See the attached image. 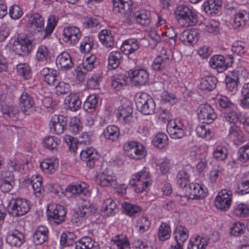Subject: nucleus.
Listing matches in <instances>:
<instances>
[{"label":"nucleus","mask_w":249,"mask_h":249,"mask_svg":"<svg viewBox=\"0 0 249 249\" xmlns=\"http://www.w3.org/2000/svg\"><path fill=\"white\" fill-rule=\"evenodd\" d=\"M60 140L54 136H47L43 141L44 146L51 151H57Z\"/></svg>","instance_id":"nucleus-40"},{"label":"nucleus","mask_w":249,"mask_h":249,"mask_svg":"<svg viewBox=\"0 0 249 249\" xmlns=\"http://www.w3.org/2000/svg\"><path fill=\"white\" fill-rule=\"evenodd\" d=\"M228 136L236 144H239L244 141V138L238 131V128L235 125L231 126Z\"/></svg>","instance_id":"nucleus-49"},{"label":"nucleus","mask_w":249,"mask_h":249,"mask_svg":"<svg viewBox=\"0 0 249 249\" xmlns=\"http://www.w3.org/2000/svg\"><path fill=\"white\" fill-rule=\"evenodd\" d=\"M58 20V17L54 15L49 16L47 20V25L44 30V34L42 35V39L48 38L51 36L54 30Z\"/></svg>","instance_id":"nucleus-33"},{"label":"nucleus","mask_w":249,"mask_h":249,"mask_svg":"<svg viewBox=\"0 0 249 249\" xmlns=\"http://www.w3.org/2000/svg\"><path fill=\"white\" fill-rule=\"evenodd\" d=\"M100 184L102 186H115L116 184V178L112 172L106 169L99 175Z\"/></svg>","instance_id":"nucleus-24"},{"label":"nucleus","mask_w":249,"mask_h":249,"mask_svg":"<svg viewBox=\"0 0 249 249\" xmlns=\"http://www.w3.org/2000/svg\"><path fill=\"white\" fill-rule=\"evenodd\" d=\"M225 81L226 88L229 91L233 92L237 90L238 78L236 73H231L227 75Z\"/></svg>","instance_id":"nucleus-44"},{"label":"nucleus","mask_w":249,"mask_h":249,"mask_svg":"<svg viewBox=\"0 0 249 249\" xmlns=\"http://www.w3.org/2000/svg\"><path fill=\"white\" fill-rule=\"evenodd\" d=\"M67 119L63 115H55L52 118L50 128L57 135L63 133L67 126Z\"/></svg>","instance_id":"nucleus-16"},{"label":"nucleus","mask_w":249,"mask_h":249,"mask_svg":"<svg viewBox=\"0 0 249 249\" xmlns=\"http://www.w3.org/2000/svg\"><path fill=\"white\" fill-rule=\"evenodd\" d=\"M98 243L89 237L81 239L79 245H75V249H99Z\"/></svg>","instance_id":"nucleus-39"},{"label":"nucleus","mask_w":249,"mask_h":249,"mask_svg":"<svg viewBox=\"0 0 249 249\" xmlns=\"http://www.w3.org/2000/svg\"><path fill=\"white\" fill-rule=\"evenodd\" d=\"M65 104L72 111L78 110L81 105V101L75 94H70L65 99Z\"/></svg>","instance_id":"nucleus-35"},{"label":"nucleus","mask_w":249,"mask_h":249,"mask_svg":"<svg viewBox=\"0 0 249 249\" xmlns=\"http://www.w3.org/2000/svg\"><path fill=\"white\" fill-rule=\"evenodd\" d=\"M218 102L219 107L226 110L235 108V104L225 95H220L218 98Z\"/></svg>","instance_id":"nucleus-56"},{"label":"nucleus","mask_w":249,"mask_h":249,"mask_svg":"<svg viewBox=\"0 0 249 249\" xmlns=\"http://www.w3.org/2000/svg\"><path fill=\"white\" fill-rule=\"evenodd\" d=\"M114 249H129L130 244L128 239L123 235H117L111 239Z\"/></svg>","instance_id":"nucleus-30"},{"label":"nucleus","mask_w":249,"mask_h":249,"mask_svg":"<svg viewBox=\"0 0 249 249\" xmlns=\"http://www.w3.org/2000/svg\"><path fill=\"white\" fill-rule=\"evenodd\" d=\"M19 105L24 113L34 106L33 97L27 92H24L20 97Z\"/></svg>","instance_id":"nucleus-32"},{"label":"nucleus","mask_w":249,"mask_h":249,"mask_svg":"<svg viewBox=\"0 0 249 249\" xmlns=\"http://www.w3.org/2000/svg\"><path fill=\"white\" fill-rule=\"evenodd\" d=\"M0 107L5 117L10 118L16 120L18 114L17 107L13 106V99L10 95L0 94Z\"/></svg>","instance_id":"nucleus-5"},{"label":"nucleus","mask_w":249,"mask_h":249,"mask_svg":"<svg viewBox=\"0 0 249 249\" xmlns=\"http://www.w3.org/2000/svg\"><path fill=\"white\" fill-rule=\"evenodd\" d=\"M170 62L169 58L166 55H159L154 60L152 68L155 71L164 69Z\"/></svg>","instance_id":"nucleus-42"},{"label":"nucleus","mask_w":249,"mask_h":249,"mask_svg":"<svg viewBox=\"0 0 249 249\" xmlns=\"http://www.w3.org/2000/svg\"><path fill=\"white\" fill-rule=\"evenodd\" d=\"M149 173L145 170L133 175L129 185L135 186V192L137 193L142 192L149 185L147 179L149 178Z\"/></svg>","instance_id":"nucleus-9"},{"label":"nucleus","mask_w":249,"mask_h":249,"mask_svg":"<svg viewBox=\"0 0 249 249\" xmlns=\"http://www.w3.org/2000/svg\"><path fill=\"white\" fill-rule=\"evenodd\" d=\"M242 99L241 105L244 108H249V83L245 84L241 90Z\"/></svg>","instance_id":"nucleus-55"},{"label":"nucleus","mask_w":249,"mask_h":249,"mask_svg":"<svg viewBox=\"0 0 249 249\" xmlns=\"http://www.w3.org/2000/svg\"><path fill=\"white\" fill-rule=\"evenodd\" d=\"M113 12L118 16L128 18L131 15L133 2L131 0H112Z\"/></svg>","instance_id":"nucleus-6"},{"label":"nucleus","mask_w":249,"mask_h":249,"mask_svg":"<svg viewBox=\"0 0 249 249\" xmlns=\"http://www.w3.org/2000/svg\"><path fill=\"white\" fill-rule=\"evenodd\" d=\"M176 18L178 20L184 22V25L193 26L197 22V16L189 7L181 5L178 6L174 12Z\"/></svg>","instance_id":"nucleus-4"},{"label":"nucleus","mask_w":249,"mask_h":249,"mask_svg":"<svg viewBox=\"0 0 249 249\" xmlns=\"http://www.w3.org/2000/svg\"><path fill=\"white\" fill-rule=\"evenodd\" d=\"M221 0H207L203 4L204 10L208 14H216L221 8Z\"/></svg>","instance_id":"nucleus-29"},{"label":"nucleus","mask_w":249,"mask_h":249,"mask_svg":"<svg viewBox=\"0 0 249 249\" xmlns=\"http://www.w3.org/2000/svg\"><path fill=\"white\" fill-rule=\"evenodd\" d=\"M100 42L108 48H112L114 45V41L111 31L108 30L101 31L98 35Z\"/></svg>","instance_id":"nucleus-28"},{"label":"nucleus","mask_w":249,"mask_h":249,"mask_svg":"<svg viewBox=\"0 0 249 249\" xmlns=\"http://www.w3.org/2000/svg\"><path fill=\"white\" fill-rule=\"evenodd\" d=\"M65 195L68 197L76 195L83 198L89 196L91 192L88 185L85 182H82L78 184L69 185L65 189Z\"/></svg>","instance_id":"nucleus-13"},{"label":"nucleus","mask_w":249,"mask_h":249,"mask_svg":"<svg viewBox=\"0 0 249 249\" xmlns=\"http://www.w3.org/2000/svg\"><path fill=\"white\" fill-rule=\"evenodd\" d=\"M207 244L208 242L206 239L198 236L194 241L190 242L188 249H204Z\"/></svg>","instance_id":"nucleus-51"},{"label":"nucleus","mask_w":249,"mask_h":249,"mask_svg":"<svg viewBox=\"0 0 249 249\" xmlns=\"http://www.w3.org/2000/svg\"><path fill=\"white\" fill-rule=\"evenodd\" d=\"M31 209L30 201L24 198H12L9 202L8 213L14 217H19L26 214Z\"/></svg>","instance_id":"nucleus-2"},{"label":"nucleus","mask_w":249,"mask_h":249,"mask_svg":"<svg viewBox=\"0 0 249 249\" xmlns=\"http://www.w3.org/2000/svg\"><path fill=\"white\" fill-rule=\"evenodd\" d=\"M93 45L92 39L89 36H85L80 43V50L83 53H89Z\"/></svg>","instance_id":"nucleus-60"},{"label":"nucleus","mask_w":249,"mask_h":249,"mask_svg":"<svg viewBox=\"0 0 249 249\" xmlns=\"http://www.w3.org/2000/svg\"><path fill=\"white\" fill-rule=\"evenodd\" d=\"M24 234L16 230L8 233L6 241L11 247H19L24 242Z\"/></svg>","instance_id":"nucleus-19"},{"label":"nucleus","mask_w":249,"mask_h":249,"mask_svg":"<svg viewBox=\"0 0 249 249\" xmlns=\"http://www.w3.org/2000/svg\"><path fill=\"white\" fill-rule=\"evenodd\" d=\"M123 55L121 52H111L109 53L108 58L109 67L113 69H116L120 64Z\"/></svg>","instance_id":"nucleus-43"},{"label":"nucleus","mask_w":249,"mask_h":249,"mask_svg":"<svg viewBox=\"0 0 249 249\" xmlns=\"http://www.w3.org/2000/svg\"><path fill=\"white\" fill-rule=\"evenodd\" d=\"M221 117L231 124H235L238 119L237 114L234 109L227 110L222 113Z\"/></svg>","instance_id":"nucleus-57"},{"label":"nucleus","mask_w":249,"mask_h":249,"mask_svg":"<svg viewBox=\"0 0 249 249\" xmlns=\"http://www.w3.org/2000/svg\"><path fill=\"white\" fill-rule=\"evenodd\" d=\"M81 159L86 162L87 165L92 168L94 166L95 162L99 158L98 153L92 147L87 148L80 152Z\"/></svg>","instance_id":"nucleus-18"},{"label":"nucleus","mask_w":249,"mask_h":249,"mask_svg":"<svg viewBox=\"0 0 249 249\" xmlns=\"http://www.w3.org/2000/svg\"><path fill=\"white\" fill-rule=\"evenodd\" d=\"M129 76L135 86L145 85L149 81V74L143 69L131 71Z\"/></svg>","instance_id":"nucleus-15"},{"label":"nucleus","mask_w":249,"mask_h":249,"mask_svg":"<svg viewBox=\"0 0 249 249\" xmlns=\"http://www.w3.org/2000/svg\"><path fill=\"white\" fill-rule=\"evenodd\" d=\"M64 40L66 42L75 44L78 42L81 36L80 29L75 26H68L63 29Z\"/></svg>","instance_id":"nucleus-17"},{"label":"nucleus","mask_w":249,"mask_h":249,"mask_svg":"<svg viewBox=\"0 0 249 249\" xmlns=\"http://www.w3.org/2000/svg\"><path fill=\"white\" fill-rule=\"evenodd\" d=\"M56 64L58 69L68 70L72 68L73 63L70 54L65 52L59 54L56 59Z\"/></svg>","instance_id":"nucleus-20"},{"label":"nucleus","mask_w":249,"mask_h":249,"mask_svg":"<svg viewBox=\"0 0 249 249\" xmlns=\"http://www.w3.org/2000/svg\"><path fill=\"white\" fill-rule=\"evenodd\" d=\"M232 198L231 191L223 189L218 192L215 199V206L217 209L227 211L230 207Z\"/></svg>","instance_id":"nucleus-12"},{"label":"nucleus","mask_w":249,"mask_h":249,"mask_svg":"<svg viewBox=\"0 0 249 249\" xmlns=\"http://www.w3.org/2000/svg\"><path fill=\"white\" fill-rule=\"evenodd\" d=\"M196 37L195 36L194 32H190L188 30H185L179 35V39L183 42H186L189 43H192L196 40Z\"/></svg>","instance_id":"nucleus-62"},{"label":"nucleus","mask_w":249,"mask_h":249,"mask_svg":"<svg viewBox=\"0 0 249 249\" xmlns=\"http://www.w3.org/2000/svg\"><path fill=\"white\" fill-rule=\"evenodd\" d=\"M17 70L18 73L22 75L25 80L29 79L32 77L31 68L26 63H21L17 65Z\"/></svg>","instance_id":"nucleus-59"},{"label":"nucleus","mask_w":249,"mask_h":249,"mask_svg":"<svg viewBox=\"0 0 249 249\" xmlns=\"http://www.w3.org/2000/svg\"><path fill=\"white\" fill-rule=\"evenodd\" d=\"M127 77L124 74H115L111 82L112 87L118 91L127 85Z\"/></svg>","instance_id":"nucleus-37"},{"label":"nucleus","mask_w":249,"mask_h":249,"mask_svg":"<svg viewBox=\"0 0 249 249\" xmlns=\"http://www.w3.org/2000/svg\"><path fill=\"white\" fill-rule=\"evenodd\" d=\"M249 20V12L245 10L240 11L234 15L232 27L234 29L244 26Z\"/></svg>","instance_id":"nucleus-31"},{"label":"nucleus","mask_w":249,"mask_h":249,"mask_svg":"<svg viewBox=\"0 0 249 249\" xmlns=\"http://www.w3.org/2000/svg\"><path fill=\"white\" fill-rule=\"evenodd\" d=\"M48 230L47 227L40 226L36 230L33 235V242L36 245H41L48 238Z\"/></svg>","instance_id":"nucleus-27"},{"label":"nucleus","mask_w":249,"mask_h":249,"mask_svg":"<svg viewBox=\"0 0 249 249\" xmlns=\"http://www.w3.org/2000/svg\"><path fill=\"white\" fill-rule=\"evenodd\" d=\"M33 41L27 36L19 34L13 43L12 49L17 55L25 56L28 55L33 50Z\"/></svg>","instance_id":"nucleus-3"},{"label":"nucleus","mask_w":249,"mask_h":249,"mask_svg":"<svg viewBox=\"0 0 249 249\" xmlns=\"http://www.w3.org/2000/svg\"><path fill=\"white\" fill-rule=\"evenodd\" d=\"M82 125L80 120L73 117L71 118L69 124L68 130L72 134H78L82 130Z\"/></svg>","instance_id":"nucleus-46"},{"label":"nucleus","mask_w":249,"mask_h":249,"mask_svg":"<svg viewBox=\"0 0 249 249\" xmlns=\"http://www.w3.org/2000/svg\"><path fill=\"white\" fill-rule=\"evenodd\" d=\"M120 134V129L118 126L109 125L104 130L102 135L106 140L114 142L118 140Z\"/></svg>","instance_id":"nucleus-25"},{"label":"nucleus","mask_w":249,"mask_h":249,"mask_svg":"<svg viewBox=\"0 0 249 249\" xmlns=\"http://www.w3.org/2000/svg\"><path fill=\"white\" fill-rule=\"evenodd\" d=\"M117 210L116 204L111 198H107L104 201L102 211L107 212L108 216L114 214Z\"/></svg>","instance_id":"nucleus-45"},{"label":"nucleus","mask_w":249,"mask_h":249,"mask_svg":"<svg viewBox=\"0 0 249 249\" xmlns=\"http://www.w3.org/2000/svg\"><path fill=\"white\" fill-rule=\"evenodd\" d=\"M233 213L240 217H246L249 215V208L244 203H240L234 206Z\"/></svg>","instance_id":"nucleus-48"},{"label":"nucleus","mask_w":249,"mask_h":249,"mask_svg":"<svg viewBox=\"0 0 249 249\" xmlns=\"http://www.w3.org/2000/svg\"><path fill=\"white\" fill-rule=\"evenodd\" d=\"M63 139L69 146V149L71 152H75L77 150L78 142L73 137L69 135H66L64 136Z\"/></svg>","instance_id":"nucleus-63"},{"label":"nucleus","mask_w":249,"mask_h":249,"mask_svg":"<svg viewBox=\"0 0 249 249\" xmlns=\"http://www.w3.org/2000/svg\"><path fill=\"white\" fill-rule=\"evenodd\" d=\"M174 234L177 242V245L175 246L174 248L182 249L183 244L188 238L187 230L184 227L179 226L174 232Z\"/></svg>","instance_id":"nucleus-26"},{"label":"nucleus","mask_w":249,"mask_h":249,"mask_svg":"<svg viewBox=\"0 0 249 249\" xmlns=\"http://www.w3.org/2000/svg\"><path fill=\"white\" fill-rule=\"evenodd\" d=\"M40 74L46 83L50 86H54L58 81V72L56 70L49 68H44L40 71Z\"/></svg>","instance_id":"nucleus-21"},{"label":"nucleus","mask_w":249,"mask_h":249,"mask_svg":"<svg viewBox=\"0 0 249 249\" xmlns=\"http://www.w3.org/2000/svg\"><path fill=\"white\" fill-rule=\"evenodd\" d=\"M171 230L169 224L162 222L159 227L158 237L159 240L162 241L169 239L171 236Z\"/></svg>","instance_id":"nucleus-47"},{"label":"nucleus","mask_w":249,"mask_h":249,"mask_svg":"<svg viewBox=\"0 0 249 249\" xmlns=\"http://www.w3.org/2000/svg\"><path fill=\"white\" fill-rule=\"evenodd\" d=\"M177 182L181 188L187 187V184L189 182V175L188 172L185 170H180L177 176Z\"/></svg>","instance_id":"nucleus-58"},{"label":"nucleus","mask_w":249,"mask_h":249,"mask_svg":"<svg viewBox=\"0 0 249 249\" xmlns=\"http://www.w3.org/2000/svg\"><path fill=\"white\" fill-rule=\"evenodd\" d=\"M123 207L125 213L131 216H135L141 212L139 206L126 202L123 203Z\"/></svg>","instance_id":"nucleus-54"},{"label":"nucleus","mask_w":249,"mask_h":249,"mask_svg":"<svg viewBox=\"0 0 249 249\" xmlns=\"http://www.w3.org/2000/svg\"><path fill=\"white\" fill-rule=\"evenodd\" d=\"M198 119L203 124H210L217 118V115L211 106L208 104L200 105L197 109Z\"/></svg>","instance_id":"nucleus-10"},{"label":"nucleus","mask_w":249,"mask_h":249,"mask_svg":"<svg viewBox=\"0 0 249 249\" xmlns=\"http://www.w3.org/2000/svg\"><path fill=\"white\" fill-rule=\"evenodd\" d=\"M137 108L144 115L152 114L155 111L154 100L145 92L137 93L135 96Z\"/></svg>","instance_id":"nucleus-1"},{"label":"nucleus","mask_w":249,"mask_h":249,"mask_svg":"<svg viewBox=\"0 0 249 249\" xmlns=\"http://www.w3.org/2000/svg\"><path fill=\"white\" fill-rule=\"evenodd\" d=\"M140 48V44L136 38H129L124 40L121 47V51L128 55L134 53Z\"/></svg>","instance_id":"nucleus-22"},{"label":"nucleus","mask_w":249,"mask_h":249,"mask_svg":"<svg viewBox=\"0 0 249 249\" xmlns=\"http://www.w3.org/2000/svg\"><path fill=\"white\" fill-rule=\"evenodd\" d=\"M124 149L130 158L140 160L146 155V152L142 145H139L135 142H129L124 145Z\"/></svg>","instance_id":"nucleus-11"},{"label":"nucleus","mask_w":249,"mask_h":249,"mask_svg":"<svg viewBox=\"0 0 249 249\" xmlns=\"http://www.w3.org/2000/svg\"><path fill=\"white\" fill-rule=\"evenodd\" d=\"M137 22L142 26H147L151 22V15L149 11L142 10L135 14Z\"/></svg>","instance_id":"nucleus-38"},{"label":"nucleus","mask_w":249,"mask_h":249,"mask_svg":"<svg viewBox=\"0 0 249 249\" xmlns=\"http://www.w3.org/2000/svg\"><path fill=\"white\" fill-rule=\"evenodd\" d=\"M98 103V98L94 94L89 95L83 104V108L88 112L95 111Z\"/></svg>","instance_id":"nucleus-41"},{"label":"nucleus","mask_w":249,"mask_h":249,"mask_svg":"<svg viewBox=\"0 0 249 249\" xmlns=\"http://www.w3.org/2000/svg\"><path fill=\"white\" fill-rule=\"evenodd\" d=\"M213 157L217 160H224L227 157L228 151L227 148L221 145H217L213 153Z\"/></svg>","instance_id":"nucleus-53"},{"label":"nucleus","mask_w":249,"mask_h":249,"mask_svg":"<svg viewBox=\"0 0 249 249\" xmlns=\"http://www.w3.org/2000/svg\"><path fill=\"white\" fill-rule=\"evenodd\" d=\"M58 166V161L54 159H47L41 162V169L45 173L51 174L54 172Z\"/></svg>","instance_id":"nucleus-36"},{"label":"nucleus","mask_w":249,"mask_h":249,"mask_svg":"<svg viewBox=\"0 0 249 249\" xmlns=\"http://www.w3.org/2000/svg\"><path fill=\"white\" fill-rule=\"evenodd\" d=\"M186 191L193 199L198 200L206 196L203 188L197 183H189L188 186L186 187Z\"/></svg>","instance_id":"nucleus-23"},{"label":"nucleus","mask_w":249,"mask_h":249,"mask_svg":"<svg viewBox=\"0 0 249 249\" xmlns=\"http://www.w3.org/2000/svg\"><path fill=\"white\" fill-rule=\"evenodd\" d=\"M153 143L155 146L161 149L167 144L168 137L164 133H159L155 137Z\"/></svg>","instance_id":"nucleus-52"},{"label":"nucleus","mask_w":249,"mask_h":249,"mask_svg":"<svg viewBox=\"0 0 249 249\" xmlns=\"http://www.w3.org/2000/svg\"><path fill=\"white\" fill-rule=\"evenodd\" d=\"M28 31L31 35L41 33L44 34V20L38 13H35L31 15L27 24Z\"/></svg>","instance_id":"nucleus-7"},{"label":"nucleus","mask_w":249,"mask_h":249,"mask_svg":"<svg viewBox=\"0 0 249 249\" xmlns=\"http://www.w3.org/2000/svg\"><path fill=\"white\" fill-rule=\"evenodd\" d=\"M150 225V221L146 217H141L137 222V226L139 227V231L140 233H143L147 231Z\"/></svg>","instance_id":"nucleus-61"},{"label":"nucleus","mask_w":249,"mask_h":249,"mask_svg":"<svg viewBox=\"0 0 249 249\" xmlns=\"http://www.w3.org/2000/svg\"><path fill=\"white\" fill-rule=\"evenodd\" d=\"M133 112L132 108L127 106L125 107H122L119 109L118 117L120 119L122 120L126 123H128L132 118V114Z\"/></svg>","instance_id":"nucleus-50"},{"label":"nucleus","mask_w":249,"mask_h":249,"mask_svg":"<svg viewBox=\"0 0 249 249\" xmlns=\"http://www.w3.org/2000/svg\"><path fill=\"white\" fill-rule=\"evenodd\" d=\"M48 218L50 221L60 224L65 220L66 211L62 205L59 204H51L48 206Z\"/></svg>","instance_id":"nucleus-8"},{"label":"nucleus","mask_w":249,"mask_h":249,"mask_svg":"<svg viewBox=\"0 0 249 249\" xmlns=\"http://www.w3.org/2000/svg\"><path fill=\"white\" fill-rule=\"evenodd\" d=\"M232 57L231 55L228 58L225 57L221 55H216L213 56L209 61L210 66L216 69L219 72H223L232 64Z\"/></svg>","instance_id":"nucleus-14"},{"label":"nucleus","mask_w":249,"mask_h":249,"mask_svg":"<svg viewBox=\"0 0 249 249\" xmlns=\"http://www.w3.org/2000/svg\"><path fill=\"white\" fill-rule=\"evenodd\" d=\"M217 80L214 76H207L201 79L199 89L203 90L212 91L216 87Z\"/></svg>","instance_id":"nucleus-34"},{"label":"nucleus","mask_w":249,"mask_h":249,"mask_svg":"<svg viewBox=\"0 0 249 249\" xmlns=\"http://www.w3.org/2000/svg\"><path fill=\"white\" fill-rule=\"evenodd\" d=\"M238 159L241 162H245L249 160V145L240 147L238 150Z\"/></svg>","instance_id":"nucleus-64"}]
</instances>
